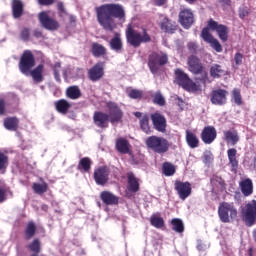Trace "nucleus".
Wrapping results in <instances>:
<instances>
[{
    "label": "nucleus",
    "instance_id": "12",
    "mask_svg": "<svg viewBox=\"0 0 256 256\" xmlns=\"http://www.w3.org/2000/svg\"><path fill=\"white\" fill-rule=\"evenodd\" d=\"M174 189L177 191L179 199L182 201H185V199H187L192 192L191 183L189 182L176 181L174 184Z\"/></svg>",
    "mask_w": 256,
    "mask_h": 256
},
{
    "label": "nucleus",
    "instance_id": "35",
    "mask_svg": "<svg viewBox=\"0 0 256 256\" xmlns=\"http://www.w3.org/2000/svg\"><path fill=\"white\" fill-rule=\"evenodd\" d=\"M64 78L67 79V77L74 79L75 77H83V69L76 68V69H68L64 71L63 73Z\"/></svg>",
    "mask_w": 256,
    "mask_h": 256
},
{
    "label": "nucleus",
    "instance_id": "17",
    "mask_svg": "<svg viewBox=\"0 0 256 256\" xmlns=\"http://www.w3.org/2000/svg\"><path fill=\"white\" fill-rule=\"evenodd\" d=\"M201 137L206 145H211L217 139V130H215V127L207 126L203 129Z\"/></svg>",
    "mask_w": 256,
    "mask_h": 256
},
{
    "label": "nucleus",
    "instance_id": "49",
    "mask_svg": "<svg viewBox=\"0 0 256 256\" xmlns=\"http://www.w3.org/2000/svg\"><path fill=\"white\" fill-rule=\"evenodd\" d=\"M232 95H233L234 103H236V105H241L243 103L241 99V91H239V89H234L232 92Z\"/></svg>",
    "mask_w": 256,
    "mask_h": 256
},
{
    "label": "nucleus",
    "instance_id": "46",
    "mask_svg": "<svg viewBox=\"0 0 256 256\" xmlns=\"http://www.w3.org/2000/svg\"><path fill=\"white\" fill-rule=\"evenodd\" d=\"M53 71H54V77H55V79H56V81L58 82V83H61V63H56L55 65H54V69H53Z\"/></svg>",
    "mask_w": 256,
    "mask_h": 256
},
{
    "label": "nucleus",
    "instance_id": "64",
    "mask_svg": "<svg viewBox=\"0 0 256 256\" xmlns=\"http://www.w3.org/2000/svg\"><path fill=\"white\" fill-rule=\"evenodd\" d=\"M134 115H135V117L140 118L142 114H141V112H135Z\"/></svg>",
    "mask_w": 256,
    "mask_h": 256
},
{
    "label": "nucleus",
    "instance_id": "33",
    "mask_svg": "<svg viewBox=\"0 0 256 256\" xmlns=\"http://www.w3.org/2000/svg\"><path fill=\"white\" fill-rule=\"evenodd\" d=\"M4 126L8 131H17V127H19V120L15 117L6 118L4 120Z\"/></svg>",
    "mask_w": 256,
    "mask_h": 256
},
{
    "label": "nucleus",
    "instance_id": "6",
    "mask_svg": "<svg viewBox=\"0 0 256 256\" xmlns=\"http://www.w3.org/2000/svg\"><path fill=\"white\" fill-rule=\"evenodd\" d=\"M169 61V58L167 57V54L162 52H153L149 55L148 58V66L151 71V73L155 74L163 67V65H167V62Z\"/></svg>",
    "mask_w": 256,
    "mask_h": 256
},
{
    "label": "nucleus",
    "instance_id": "8",
    "mask_svg": "<svg viewBox=\"0 0 256 256\" xmlns=\"http://www.w3.org/2000/svg\"><path fill=\"white\" fill-rule=\"evenodd\" d=\"M242 217L247 227L256 224V200L248 202L242 209Z\"/></svg>",
    "mask_w": 256,
    "mask_h": 256
},
{
    "label": "nucleus",
    "instance_id": "52",
    "mask_svg": "<svg viewBox=\"0 0 256 256\" xmlns=\"http://www.w3.org/2000/svg\"><path fill=\"white\" fill-rule=\"evenodd\" d=\"M204 163H211L213 161V154L211 151H205L203 154Z\"/></svg>",
    "mask_w": 256,
    "mask_h": 256
},
{
    "label": "nucleus",
    "instance_id": "57",
    "mask_svg": "<svg viewBox=\"0 0 256 256\" xmlns=\"http://www.w3.org/2000/svg\"><path fill=\"white\" fill-rule=\"evenodd\" d=\"M57 7H58L61 17H63V15H66L65 7L63 6V3L59 2Z\"/></svg>",
    "mask_w": 256,
    "mask_h": 256
},
{
    "label": "nucleus",
    "instance_id": "63",
    "mask_svg": "<svg viewBox=\"0 0 256 256\" xmlns=\"http://www.w3.org/2000/svg\"><path fill=\"white\" fill-rule=\"evenodd\" d=\"M197 249L203 251V244H201V241H198Z\"/></svg>",
    "mask_w": 256,
    "mask_h": 256
},
{
    "label": "nucleus",
    "instance_id": "39",
    "mask_svg": "<svg viewBox=\"0 0 256 256\" xmlns=\"http://www.w3.org/2000/svg\"><path fill=\"white\" fill-rule=\"evenodd\" d=\"M172 223V229L173 231H176V233H183L185 231V225L183 224V221L179 218H174L171 221Z\"/></svg>",
    "mask_w": 256,
    "mask_h": 256
},
{
    "label": "nucleus",
    "instance_id": "30",
    "mask_svg": "<svg viewBox=\"0 0 256 256\" xmlns=\"http://www.w3.org/2000/svg\"><path fill=\"white\" fill-rule=\"evenodd\" d=\"M240 187L245 197H249V195L253 193V182L251 181V179H246L240 182Z\"/></svg>",
    "mask_w": 256,
    "mask_h": 256
},
{
    "label": "nucleus",
    "instance_id": "24",
    "mask_svg": "<svg viewBox=\"0 0 256 256\" xmlns=\"http://www.w3.org/2000/svg\"><path fill=\"white\" fill-rule=\"evenodd\" d=\"M100 197L105 205H117L119 203V198L108 191L102 192Z\"/></svg>",
    "mask_w": 256,
    "mask_h": 256
},
{
    "label": "nucleus",
    "instance_id": "25",
    "mask_svg": "<svg viewBox=\"0 0 256 256\" xmlns=\"http://www.w3.org/2000/svg\"><path fill=\"white\" fill-rule=\"evenodd\" d=\"M110 48L116 53H121L123 49V41L121 40V34L116 33L115 37L110 40Z\"/></svg>",
    "mask_w": 256,
    "mask_h": 256
},
{
    "label": "nucleus",
    "instance_id": "7",
    "mask_svg": "<svg viewBox=\"0 0 256 256\" xmlns=\"http://www.w3.org/2000/svg\"><path fill=\"white\" fill-rule=\"evenodd\" d=\"M176 83L186 91H199V85L189 79V76L181 69L175 70Z\"/></svg>",
    "mask_w": 256,
    "mask_h": 256
},
{
    "label": "nucleus",
    "instance_id": "54",
    "mask_svg": "<svg viewBox=\"0 0 256 256\" xmlns=\"http://www.w3.org/2000/svg\"><path fill=\"white\" fill-rule=\"evenodd\" d=\"M249 15V10L247 8H240L239 9V17L241 19H245Z\"/></svg>",
    "mask_w": 256,
    "mask_h": 256
},
{
    "label": "nucleus",
    "instance_id": "16",
    "mask_svg": "<svg viewBox=\"0 0 256 256\" xmlns=\"http://www.w3.org/2000/svg\"><path fill=\"white\" fill-rule=\"evenodd\" d=\"M179 21L184 29H189L194 23L193 12L189 9L182 10L179 13Z\"/></svg>",
    "mask_w": 256,
    "mask_h": 256
},
{
    "label": "nucleus",
    "instance_id": "61",
    "mask_svg": "<svg viewBox=\"0 0 256 256\" xmlns=\"http://www.w3.org/2000/svg\"><path fill=\"white\" fill-rule=\"evenodd\" d=\"M218 2L222 5H229V0H218Z\"/></svg>",
    "mask_w": 256,
    "mask_h": 256
},
{
    "label": "nucleus",
    "instance_id": "50",
    "mask_svg": "<svg viewBox=\"0 0 256 256\" xmlns=\"http://www.w3.org/2000/svg\"><path fill=\"white\" fill-rule=\"evenodd\" d=\"M209 44L217 51V53H221V51H223V47L221 46V43H219V40L214 38Z\"/></svg>",
    "mask_w": 256,
    "mask_h": 256
},
{
    "label": "nucleus",
    "instance_id": "53",
    "mask_svg": "<svg viewBox=\"0 0 256 256\" xmlns=\"http://www.w3.org/2000/svg\"><path fill=\"white\" fill-rule=\"evenodd\" d=\"M187 47H188L190 53H196V52H197V48H198L197 43H195V42H189V43L187 44Z\"/></svg>",
    "mask_w": 256,
    "mask_h": 256
},
{
    "label": "nucleus",
    "instance_id": "44",
    "mask_svg": "<svg viewBox=\"0 0 256 256\" xmlns=\"http://www.w3.org/2000/svg\"><path fill=\"white\" fill-rule=\"evenodd\" d=\"M201 37H202V39H204V41L206 43H210L211 41H213L215 39L213 37V35H211V33L209 32V28H203V30L201 32Z\"/></svg>",
    "mask_w": 256,
    "mask_h": 256
},
{
    "label": "nucleus",
    "instance_id": "5",
    "mask_svg": "<svg viewBox=\"0 0 256 256\" xmlns=\"http://www.w3.org/2000/svg\"><path fill=\"white\" fill-rule=\"evenodd\" d=\"M218 215L222 223H231L237 219V208L233 203L222 202L218 208Z\"/></svg>",
    "mask_w": 256,
    "mask_h": 256
},
{
    "label": "nucleus",
    "instance_id": "55",
    "mask_svg": "<svg viewBox=\"0 0 256 256\" xmlns=\"http://www.w3.org/2000/svg\"><path fill=\"white\" fill-rule=\"evenodd\" d=\"M236 65H241L243 63V55L241 53H236L234 57Z\"/></svg>",
    "mask_w": 256,
    "mask_h": 256
},
{
    "label": "nucleus",
    "instance_id": "14",
    "mask_svg": "<svg viewBox=\"0 0 256 256\" xmlns=\"http://www.w3.org/2000/svg\"><path fill=\"white\" fill-rule=\"evenodd\" d=\"M229 92L223 89H216L211 92L210 101L213 105H225Z\"/></svg>",
    "mask_w": 256,
    "mask_h": 256
},
{
    "label": "nucleus",
    "instance_id": "58",
    "mask_svg": "<svg viewBox=\"0 0 256 256\" xmlns=\"http://www.w3.org/2000/svg\"><path fill=\"white\" fill-rule=\"evenodd\" d=\"M55 0H38L40 5H52Z\"/></svg>",
    "mask_w": 256,
    "mask_h": 256
},
{
    "label": "nucleus",
    "instance_id": "60",
    "mask_svg": "<svg viewBox=\"0 0 256 256\" xmlns=\"http://www.w3.org/2000/svg\"><path fill=\"white\" fill-rule=\"evenodd\" d=\"M3 201H5V190L0 188V203H3Z\"/></svg>",
    "mask_w": 256,
    "mask_h": 256
},
{
    "label": "nucleus",
    "instance_id": "9",
    "mask_svg": "<svg viewBox=\"0 0 256 256\" xmlns=\"http://www.w3.org/2000/svg\"><path fill=\"white\" fill-rule=\"evenodd\" d=\"M108 109V119L112 125H117V123H121L123 119V111L115 102L107 103Z\"/></svg>",
    "mask_w": 256,
    "mask_h": 256
},
{
    "label": "nucleus",
    "instance_id": "51",
    "mask_svg": "<svg viewBox=\"0 0 256 256\" xmlns=\"http://www.w3.org/2000/svg\"><path fill=\"white\" fill-rule=\"evenodd\" d=\"M142 95H143V92H141L140 90H131L129 92V97L131 99H141Z\"/></svg>",
    "mask_w": 256,
    "mask_h": 256
},
{
    "label": "nucleus",
    "instance_id": "18",
    "mask_svg": "<svg viewBox=\"0 0 256 256\" xmlns=\"http://www.w3.org/2000/svg\"><path fill=\"white\" fill-rule=\"evenodd\" d=\"M151 119L155 130L164 133L167 128V120H165V117L159 113H155L151 116Z\"/></svg>",
    "mask_w": 256,
    "mask_h": 256
},
{
    "label": "nucleus",
    "instance_id": "32",
    "mask_svg": "<svg viewBox=\"0 0 256 256\" xmlns=\"http://www.w3.org/2000/svg\"><path fill=\"white\" fill-rule=\"evenodd\" d=\"M12 11L15 19L21 17L23 15V2L21 0H13Z\"/></svg>",
    "mask_w": 256,
    "mask_h": 256
},
{
    "label": "nucleus",
    "instance_id": "22",
    "mask_svg": "<svg viewBox=\"0 0 256 256\" xmlns=\"http://www.w3.org/2000/svg\"><path fill=\"white\" fill-rule=\"evenodd\" d=\"M116 149L117 151H119V153L127 155L128 153H131V144H129V141H127V139L119 138L116 141Z\"/></svg>",
    "mask_w": 256,
    "mask_h": 256
},
{
    "label": "nucleus",
    "instance_id": "11",
    "mask_svg": "<svg viewBox=\"0 0 256 256\" xmlns=\"http://www.w3.org/2000/svg\"><path fill=\"white\" fill-rule=\"evenodd\" d=\"M39 21L42 27L48 31H57V29H59V22L51 18L48 12H41L39 14Z\"/></svg>",
    "mask_w": 256,
    "mask_h": 256
},
{
    "label": "nucleus",
    "instance_id": "37",
    "mask_svg": "<svg viewBox=\"0 0 256 256\" xmlns=\"http://www.w3.org/2000/svg\"><path fill=\"white\" fill-rule=\"evenodd\" d=\"M105 53H107V49H105L103 45L99 43L92 44V54L94 57H101L102 55H105Z\"/></svg>",
    "mask_w": 256,
    "mask_h": 256
},
{
    "label": "nucleus",
    "instance_id": "56",
    "mask_svg": "<svg viewBox=\"0 0 256 256\" xmlns=\"http://www.w3.org/2000/svg\"><path fill=\"white\" fill-rule=\"evenodd\" d=\"M21 39H23V41H27L29 39V29L24 28L21 31Z\"/></svg>",
    "mask_w": 256,
    "mask_h": 256
},
{
    "label": "nucleus",
    "instance_id": "28",
    "mask_svg": "<svg viewBox=\"0 0 256 256\" xmlns=\"http://www.w3.org/2000/svg\"><path fill=\"white\" fill-rule=\"evenodd\" d=\"M227 155L229 159V164L231 165L232 169L235 170L239 167V161L237 160V149L230 148L227 150Z\"/></svg>",
    "mask_w": 256,
    "mask_h": 256
},
{
    "label": "nucleus",
    "instance_id": "34",
    "mask_svg": "<svg viewBox=\"0 0 256 256\" xmlns=\"http://www.w3.org/2000/svg\"><path fill=\"white\" fill-rule=\"evenodd\" d=\"M66 95L69 99H79L81 97V89H79V86H70L66 90Z\"/></svg>",
    "mask_w": 256,
    "mask_h": 256
},
{
    "label": "nucleus",
    "instance_id": "45",
    "mask_svg": "<svg viewBox=\"0 0 256 256\" xmlns=\"http://www.w3.org/2000/svg\"><path fill=\"white\" fill-rule=\"evenodd\" d=\"M154 103H156V105H160V107H163V105H165V97H163L161 92H156L154 94Z\"/></svg>",
    "mask_w": 256,
    "mask_h": 256
},
{
    "label": "nucleus",
    "instance_id": "31",
    "mask_svg": "<svg viewBox=\"0 0 256 256\" xmlns=\"http://www.w3.org/2000/svg\"><path fill=\"white\" fill-rule=\"evenodd\" d=\"M55 107L58 113H62L63 115H65L69 111V109H71V103H69L65 99H62L55 102Z\"/></svg>",
    "mask_w": 256,
    "mask_h": 256
},
{
    "label": "nucleus",
    "instance_id": "48",
    "mask_svg": "<svg viewBox=\"0 0 256 256\" xmlns=\"http://www.w3.org/2000/svg\"><path fill=\"white\" fill-rule=\"evenodd\" d=\"M35 231H36L35 224L29 223L26 228L27 239H31V237H33V235H35Z\"/></svg>",
    "mask_w": 256,
    "mask_h": 256
},
{
    "label": "nucleus",
    "instance_id": "29",
    "mask_svg": "<svg viewBox=\"0 0 256 256\" xmlns=\"http://www.w3.org/2000/svg\"><path fill=\"white\" fill-rule=\"evenodd\" d=\"M128 190L132 193H137V191H139V181L134 173H128Z\"/></svg>",
    "mask_w": 256,
    "mask_h": 256
},
{
    "label": "nucleus",
    "instance_id": "36",
    "mask_svg": "<svg viewBox=\"0 0 256 256\" xmlns=\"http://www.w3.org/2000/svg\"><path fill=\"white\" fill-rule=\"evenodd\" d=\"M78 169L79 171H84L85 173H89L91 169V159H89L88 157L82 158L79 161Z\"/></svg>",
    "mask_w": 256,
    "mask_h": 256
},
{
    "label": "nucleus",
    "instance_id": "23",
    "mask_svg": "<svg viewBox=\"0 0 256 256\" xmlns=\"http://www.w3.org/2000/svg\"><path fill=\"white\" fill-rule=\"evenodd\" d=\"M224 141L228 145H237L239 143V134L235 130L224 131Z\"/></svg>",
    "mask_w": 256,
    "mask_h": 256
},
{
    "label": "nucleus",
    "instance_id": "10",
    "mask_svg": "<svg viewBox=\"0 0 256 256\" xmlns=\"http://www.w3.org/2000/svg\"><path fill=\"white\" fill-rule=\"evenodd\" d=\"M208 27L209 29H211V31L217 32L219 39H221L223 43H225V41L229 39V29L227 28V26L219 24L213 19H210L208 21Z\"/></svg>",
    "mask_w": 256,
    "mask_h": 256
},
{
    "label": "nucleus",
    "instance_id": "41",
    "mask_svg": "<svg viewBox=\"0 0 256 256\" xmlns=\"http://www.w3.org/2000/svg\"><path fill=\"white\" fill-rule=\"evenodd\" d=\"M150 223L153 227H156V229H161V227H163V225H165V221L163 220V218H161L157 215L151 216Z\"/></svg>",
    "mask_w": 256,
    "mask_h": 256
},
{
    "label": "nucleus",
    "instance_id": "42",
    "mask_svg": "<svg viewBox=\"0 0 256 256\" xmlns=\"http://www.w3.org/2000/svg\"><path fill=\"white\" fill-rule=\"evenodd\" d=\"M163 173L166 177L175 175V166L169 162L163 164Z\"/></svg>",
    "mask_w": 256,
    "mask_h": 256
},
{
    "label": "nucleus",
    "instance_id": "59",
    "mask_svg": "<svg viewBox=\"0 0 256 256\" xmlns=\"http://www.w3.org/2000/svg\"><path fill=\"white\" fill-rule=\"evenodd\" d=\"M5 113V101L0 100V115H3Z\"/></svg>",
    "mask_w": 256,
    "mask_h": 256
},
{
    "label": "nucleus",
    "instance_id": "27",
    "mask_svg": "<svg viewBox=\"0 0 256 256\" xmlns=\"http://www.w3.org/2000/svg\"><path fill=\"white\" fill-rule=\"evenodd\" d=\"M27 249L32 253L30 256H39V253H41V241L34 239L27 245Z\"/></svg>",
    "mask_w": 256,
    "mask_h": 256
},
{
    "label": "nucleus",
    "instance_id": "21",
    "mask_svg": "<svg viewBox=\"0 0 256 256\" xmlns=\"http://www.w3.org/2000/svg\"><path fill=\"white\" fill-rule=\"evenodd\" d=\"M188 69L191 73H194V75H199V73L203 72V64H201L199 58L190 56L188 58Z\"/></svg>",
    "mask_w": 256,
    "mask_h": 256
},
{
    "label": "nucleus",
    "instance_id": "2",
    "mask_svg": "<svg viewBox=\"0 0 256 256\" xmlns=\"http://www.w3.org/2000/svg\"><path fill=\"white\" fill-rule=\"evenodd\" d=\"M33 67H35V57H33L31 51L27 50L20 59L19 69L23 75H31L34 81L41 83V81H43V65L40 64L31 71Z\"/></svg>",
    "mask_w": 256,
    "mask_h": 256
},
{
    "label": "nucleus",
    "instance_id": "20",
    "mask_svg": "<svg viewBox=\"0 0 256 256\" xmlns=\"http://www.w3.org/2000/svg\"><path fill=\"white\" fill-rule=\"evenodd\" d=\"M93 120L96 127H100L101 129L109 127V115L106 113L95 112Z\"/></svg>",
    "mask_w": 256,
    "mask_h": 256
},
{
    "label": "nucleus",
    "instance_id": "62",
    "mask_svg": "<svg viewBox=\"0 0 256 256\" xmlns=\"http://www.w3.org/2000/svg\"><path fill=\"white\" fill-rule=\"evenodd\" d=\"M167 0H155L156 5H164Z\"/></svg>",
    "mask_w": 256,
    "mask_h": 256
},
{
    "label": "nucleus",
    "instance_id": "26",
    "mask_svg": "<svg viewBox=\"0 0 256 256\" xmlns=\"http://www.w3.org/2000/svg\"><path fill=\"white\" fill-rule=\"evenodd\" d=\"M186 143L191 149L199 147V138L191 130H186Z\"/></svg>",
    "mask_w": 256,
    "mask_h": 256
},
{
    "label": "nucleus",
    "instance_id": "19",
    "mask_svg": "<svg viewBox=\"0 0 256 256\" xmlns=\"http://www.w3.org/2000/svg\"><path fill=\"white\" fill-rule=\"evenodd\" d=\"M159 21V25L162 31H165V33H175L177 29L175 22L169 20V18L163 15H160Z\"/></svg>",
    "mask_w": 256,
    "mask_h": 256
},
{
    "label": "nucleus",
    "instance_id": "38",
    "mask_svg": "<svg viewBox=\"0 0 256 256\" xmlns=\"http://www.w3.org/2000/svg\"><path fill=\"white\" fill-rule=\"evenodd\" d=\"M223 73H225V70L219 64H214L210 68V75L214 79L221 77V75H223Z\"/></svg>",
    "mask_w": 256,
    "mask_h": 256
},
{
    "label": "nucleus",
    "instance_id": "13",
    "mask_svg": "<svg viewBox=\"0 0 256 256\" xmlns=\"http://www.w3.org/2000/svg\"><path fill=\"white\" fill-rule=\"evenodd\" d=\"M105 75V64L103 62L97 63L88 71L90 81H100Z\"/></svg>",
    "mask_w": 256,
    "mask_h": 256
},
{
    "label": "nucleus",
    "instance_id": "1",
    "mask_svg": "<svg viewBox=\"0 0 256 256\" xmlns=\"http://www.w3.org/2000/svg\"><path fill=\"white\" fill-rule=\"evenodd\" d=\"M96 15L99 25L105 31H113L117 27L113 17L123 19L125 17V10L119 4H104L96 8Z\"/></svg>",
    "mask_w": 256,
    "mask_h": 256
},
{
    "label": "nucleus",
    "instance_id": "47",
    "mask_svg": "<svg viewBox=\"0 0 256 256\" xmlns=\"http://www.w3.org/2000/svg\"><path fill=\"white\" fill-rule=\"evenodd\" d=\"M7 165H9V158L0 152V171L7 169Z\"/></svg>",
    "mask_w": 256,
    "mask_h": 256
},
{
    "label": "nucleus",
    "instance_id": "40",
    "mask_svg": "<svg viewBox=\"0 0 256 256\" xmlns=\"http://www.w3.org/2000/svg\"><path fill=\"white\" fill-rule=\"evenodd\" d=\"M32 188H33V191L38 195H43V193H47V189L49 188V186L45 182H43L42 184L34 183Z\"/></svg>",
    "mask_w": 256,
    "mask_h": 256
},
{
    "label": "nucleus",
    "instance_id": "43",
    "mask_svg": "<svg viewBox=\"0 0 256 256\" xmlns=\"http://www.w3.org/2000/svg\"><path fill=\"white\" fill-rule=\"evenodd\" d=\"M140 127H141L142 131H144V133L151 132V128L149 127V117L143 116L140 119Z\"/></svg>",
    "mask_w": 256,
    "mask_h": 256
},
{
    "label": "nucleus",
    "instance_id": "3",
    "mask_svg": "<svg viewBox=\"0 0 256 256\" xmlns=\"http://www.w3.org/2000/svg\"><path fill=\"white\" fill-rule=\"evenodd\" d=\"M145 144L148 151H152V153H157L158 155H165L171 147L169 141L160 136H149Z\"/></svg>",
    "mask_w": 256,
    "mask_h": 256
},
{
    "label": "nucleus",
    "instance_id": "4",
    "mask_svg": "<svg viewBox=\"0 0 256 256\" xmlns=\"http://www.w3.org/2000/svg\"><path fill=\"white\" fill-rule=\"evenodd\" d=\"M126 39L132 47H140L141 43H151V36L147 33V30L143 29L142 32H137L131 24L127 25Z\"/></svg>",
    "mask_w": 256,
    "mask_h": 256
},
{
    "label": "nucleus",
    "instance_id": "15",
    "mask_svg": "<svg viewBox=\"0 0 256 256\" xmlns=\"http://www.w3.org/2000/svg\"><path fill=\"white\" fill-rule=\"evenodd\" d=\"M94 179L97 185H106L109 181V169L107 167H100L94 171Z\"/></svg>",
    "mask_w": 256,
    "mask_h": 256
}]
</instances>
